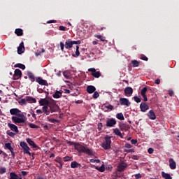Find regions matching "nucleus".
<instances>
[{"mask_svg": "<svg viewBox=\"0 0 179 179\" xmlns=\"http://www.w3.org/2000/svg\"><path fill=\"white\" fill-rule=\"evenodd\" d=\"M148 117L150 118V120H156V114H155V112H153L152 110L149 111L148 113Z\"/></svg>", "mask_w": 179, "mask_h": 179, "instance_id": "nucleus-20", "label": "nucleus"}, {"mask_svg": "<svg viewBox=\"0 0 179 179\" xmlns=\"http://www.w3.org/2000/svg\"><path fill=\"white\" fill-rule=\"evenodd\" d=\"M134 100L136 101V103H141V99L138 97V96H135L134 97Z\"/></svg>", "mask_w": 179, "mask_h": 179, "instance_id": "nucleus-45", "label": "nucleus"}, {"mask_svg": "<svg viewBox=\"0 0 179 179\" xmlns=\"http://www.w3.org/2000/svg\"><path fill=\"white\" fill-rule=\"evenodd\" d=\"M6 173V168L0 167V174H5Z\"/></svg>", "mask_w": 179, "mask_h": 179, "instance_id": "nucleus-40", "label": "nucleus"}, {"mask_svg": "<svg viewBox=\"0 0 179 179\" xmlns=\"http://www.w3.org/2000/svg\"><path fill=\"white\" fill-rule=\"evenodd\" d=\"M148 153H150V155H152V153H153V152H154V150H153V148H148Z\"/></svg>", "mask_w": 179, "mask_h": 179, "instance_id": "nucleus-52", "label": "nucleus"}, {"mask_svg": "<svg viewBox=\"0 0 179 179\" xmlns=\"http://www.w3.org/2000/svg\"><path fill=\"white\" fill-rule=\"evenodd\" d=\"M96 170H98V171H100V173H104L106 171V167L104 166V164H102L100 167L96 166Z\"/></svg>", "mask_w": 179, "mask_h": 179, "instance_id": "nucleus-28", "label": "nucleus"}, {"mask_svg": "<svg viewBox=\"0 0 179 179\" xmlns=\"http://www.w3.org/2000/svg\"><path fill=\"white\" fill-rule=\"evenodd\" d=\"M88 72H91L92 73L91 75L94 78H99V77L101 76V73H100V71H96V69H94V68L89 69Z\"/></svg>", "mask_w": 179, "mask_h": 179, "instance_id": "nucleus-5", "label": "nucleus"}, {"mask_svg": "<svg viewBox=\"0 0 179 179\" xmlns=\"http://www.w3.org/2000/svg\"><path fill=\"white\" fill-rule=\"evenodd\" d=\"M116 118H117V120H120V121H124V120H125V118L124 117V115L122 114V113H117V114L116 115Z\"/></svg>", "mask_w": 179, "mask_h": 179, "instance_id": "nucleus-33", "label": "nucleus"}, {"mask_svg": "<svg viewBox=\"0 0 179 179\" xmlns=\"http://www.w3.org/2000/svg\"><path fill=\"white\" fill-rule=\"evenodd\" d=\"M10 114L11 115H19L20 114H23V113H22V111H20V110H19L18 108H12L10 110Z\"/></svg>", "mask_w": 179, "mask_h": 179, "instance_id": "nucleus-11", "label": "nucleus"}, {"mask_svg": "<svg viewBox=\"0 0 179 179\" xmlns=\"http://www.w3.org/2000/svg\"><path fill=\"white\" fill-rule=\"evenodd\" d=\"M45 50H44V48H42L41 50H37L36 52H35V55L36 57H38L39 55H41L42 52H45Z\"/></svg>", "mask_w": 179, "mask_h": 179, "instance_id": "nucleus-37", "label": "nucleus"}, {"mask_svg": "<svg viewBox=\"0 0 179 179\" xmlns=\"http://www.w3.org/2000/svg\"><path fill=\"white\" fill-rule=\"evenodd\" d=\"M37 92H38V93H43L44 92V90H43V89L38 88Z\"/></svg>", "mask_w": 179, "mask_h": 179, "instance_id": "nucleus-60", "label": "nucleus"}, {"mask_svg": "<svg viewBox=\"0 0 179 179\" xmlns=\"http://www.w3.org/2000/svg\"><path fill=\"white\" fill-rule=\"evenodd\" d=\"M156 85H160V79L157 78L155 80Z\"/></svg>", "mask_w": 179, "mask_h": 179, "instance_id": "nucleus-58", "label": "nucleus"}, {"mask_svg": "<svg viewBox=\"0 0 179 179\" xmlns=\"http://www.w3.org/2000/svg\"><path fill=\"white\" fill-rule=\"evenodd\" d=\"M48 106L50 107V110L51 113H56V111H57L59 108V107H58L55 103L49 104Z\"/></svg>", "mask_w": 179, "mask_h": 179, "instance_id": "nucleus-15", "label": "nucleus"}, {"mask_svg": "<svg viewBox=\"0 0 179 179\" xmlns=\"http://www.w3.org/2000/svg\"><path fill=\"white\" fill-rule=\"evenodd\" d=\"M87 92L90 94H92V93H94L96 92V87L93 85H88L87 87Z\"/></svg>", "mask_w": 179, "mask_h": 179, "instance_id": "nucleus-18", "label": "nucleus"}, {"mask_svg": "<svg viewBox=\"0 0 179 179\" xmlns=\"http://www.w3.org/2000/svg\"><path fill=\"white\" fill-rule=\"evenodd\" d=\"M128 167V164L125 162H121L118 166H117V171H124L125 169Z\"/></svg>", "mask_w": 179, "mask_h": 179, "instance_id": "nucleus-12", "label": "nucleus"}, {"mask_svg": "<svg viewBox=\"0 0 179 179\" xmlns=\"http://www.w3.org/2000/svg\"><path fill=\"white\" fill-rule=\"evenodd\" d=\"M100 96V94H99V92L95 91L93 94V99H97Z\"/></svg>", "mask_w": 179, "mask_h": 179, "instance_id": "nucleus-43", "label": "nucleus"}, {"mask_svg": "<svg viewBox=\"0 0 179 179\" xmlns=\"http://www.w3.org/2000/svg\"><path fill=\"white\" fill-rule=\"evenodd\" d=\"M73 145L76 150H78V152H83V153H87V155H89L90 156H92V155H93V152L90 149L80 145V143H73Z\"/></svg>", "mask_w": 179, "mask_h": 179, "instance_id": "nucleus-1", "label": "nucleus"}, {"mask_svg": "<svg viewBox=\"0 0 179 179\" xmlns=\"http://www.w3.org/2000/svg\"><path fill=\"white\" fill-rule=\"evenodd\" d=\"M9 179H19V176L15 172L10 173V178Z\"/></svg>", "mask_w": 179, "mask_h": 179, "instance_id": "nucleus-32", "label": "nucleus"}, {"mask_svg": "<svg viewBox=\"0 0 179 179\" xmlns=\"http://www.w3.org/2000/svg\"><path fill=\"white\" fill-rule=\"evenodd\" d=\"M40 106H48V101L45 99H41L39 101Z\"/></svg>", "mask_w": 179, "mask_h": 179, "instance_id": "nucleus-30", "label": "nucleus"}, {"mask_svg": "<svg viewBox=\"0 0 179 179\" xmlns=\"http://www.w3.org/2000/svg\"><path fill=\"white\" fill-rule=\"evenodd\" d=\"M62 96V92L60 91H56L55 94H53L54 99H59Z\"/></svg>", "mask_w": 179, "mask_h": 179, "instance_id": "nucleus-31", "label": "nucleus"}, {"mask_svg": "<svg viewBox=\"0 0 179 179\" xmlns=\"http://www.w3.org/2000/svg\"><path fill=\"white\" fill-rule=\"evenodd\" d=\"M11 120L15 124H23L26 121V116L23 113H20L17 116H13Z\"/></svg>", "mask_w": 179, "mask_h": 179, "instance_id": "nucleus-3", "label": "nucleus"}, {"mask_svg": "<svg viewBox=\"0 0 179 179\" xmlns=\"http://www.w3.org/2000/svg\"><path fill=\"white\" fill-rule=\"evenodd\" d=\"M113 132L115 135H117V136H120V138H124V136H122V134H121V131H120L119 129H114Z\"/></svg>", "mask_w": 179, "mask_h": 179, "instance_id": "nucleus-26", "label": "nucleus"}, {"mask_svg": "<svg viewBox=\"0 0 179 179\" xmlns=\"http://www.w3.org/2000/svg\"><path fill=\"white\" fill-rule=\"evenodd\" d=\"M24 51H25L24 45H20L17 47V54H19L20 55L23 54Z\"/></svg>", "mask_w": 179, "mask_h": 179, "instance_id": "nucleus-23", "label": "nucleus"}, {"mask_svg": "<svg viewBox=\"0 0 179 179\" xmlns=\"http://www.w3.org/2000/svg\"><path fill=\"white\" fill-rule=\"evenodd\" d=\"M71 169H78V167H82V164L78 163L76 161H73L71 164Z\"/></svg>", "mask_w": 179, "mask_h": 179, "instance_id": "nucleus-21", "label": "nucleus"}, {"mask_svg": "<svg viewBox=\"0 0 179 179\" xmlns=\"http://www.w3.org/2000/svg\"><path fill=\"white\" fill-rule=\"evenodd\" d=\"M80 55V52H79V45H76V49L75 53L72 54V57H74V58H78Z\"/></svg>", "mask_w": 179, "mask_h": 179, "instance_id": "nucleus-25", "label": "nucleus"}, {"mask_svg": "<svg viewBox=\"0 0 179 179\" xmlns=\"http://www.w3.org/2000/svg\"><path fill=\"white\" fill-rule=\"evenodd\" d=\"M131 64H132L134 68H136V67L139 66V62H138L137 60H132Z\"/></svg>", "mask_w": 179, "mask_h": 179, "instance_id": "nucleus-36", "label": "nucleus"}, {"mask_svg": "<svg viewBox=\"0 0 179 179\" xmlns=\"http://www.w3.org/2000/svg\"><path fill=\"white\" fill-rule=\"evenodd\" d=\"M105 141H103L101 144V147L105 150H108L111 149V136L106 135L104 137Z\"/></svg>", "mask_w": 179, "mask_h": 179, "instance_id": "nucleus-2", "label": "nucleus"}, {"mask_svg": "<svg viewBox=\"0 0 179 179\" xmlns=\"http://www.w3.org/2000/svg\"><path fill=\"white\" fill-rule=\"evenodd\" d=\"M71 159H72V157H64V162H69V160H71Z\"/></svg>", "mask_w": 179, "mask_h": 179, "instance_id": "nucleus-51", "label": "nucleus"}, {"mask_svg": "<svg viewBox=\"0 0 179 179\" xmlns=\"http://www.w3.org/2000/svg\"><path fill=\"white\" fill-rule=\"evenodd\" d=\"M27 100H26V96L25 99H22L21 100L19 101V103L21 106H26L27 104Z\"/></svg>", "mask_w": 179, "mask_h": 179, "instance_id": "nucleus-34", "label": "nucleus"}, {"mask_svg": "<svg viewBox=\"0 0 179 179\" xmlns=\"http://www.w3.org/2000/svg\"><path fill=\"white\" fill-rule=\"evenodd\" d=\"M36 113H38V114H43V110H40V109H38V110H36Z\"/></svg>", "mask_w": 179, "mask_h": 179, "instance_id": "nucleus-59", "label": "nucleus"}, {"mask_svg": "<svg viewBox=\"0 0 179 179\" xmlns=\"http://www.w3.org/2000/svg\"><path fill=\"white\" fill-rule=\"evenodd\" d=\"M8 150H10V153H11V155H12V157H13V158H15V152L13 151V148L10 147L9 149H8Z\"/></svg>", "mask_w": 179, "mask_h": 179, "instance_id": "nucleus-44", "label": "nucleus"}, {"mask_svg": "<svg viewBox=\"0 0 179 179\" xmlns=\"http://www.w3.org/2000/svg\"><path fill=\"white\" fill-rule=\"evenodd\" d=\"M162 176L164 179H173V178L171 177V175H170V173H166V172H164V171L162 172Z\"/></svg>", "mask_w": 179, "mask_h": 179, "instance_id": "nucleus-27", "label": "nucleus"}, {"mask_svg": "<svg viewBox=\"0 0 179 179\" xmlns=\"http://www.w3.org/2000/svg\"><path fill=\"white\" fill-rule=\"evenodd\" d=\"M12 147V145H10V143H6L5 144V148L6 149H10V148H11Z\"/></svg>", "mask_w": 179, "mask_h": 179, "instance_id": "nucleus-46", "label": "nucleus"}, {"mask_svg": "<svg viewBox=\"0 0 179 179\" xmlns=\"http://www.w3.org/2000/svg\"><path fill=\"white\" fill-rule=\"evenodd\" d=\"M124 93L126 96L131 97V96H132V93H134V90L131 87H127L124 89Z\"/></svg>", "mask_w": 179, "mask_h": 179, "instance_id": "nucleus-13", "label": "nucleus"}, {"mask_svg": "<svg viewBox=\"0 0 179 179\" xmlns=\"http://www.w3.org/2000/svg\"><path fill=\"white\" fill-rule=\"evenodd\" d=\"M27 75L29 79H30L31 82H34L36 80V77L34 76V74L31 73V71H27Z\"/></svg>", "mask_w": 179, "mask_h": 179, "instance_id": "nucleus-19", "label": "nucleus"}, {"mask_svg": "<svg viewBox=\"0 0 179 179\" xmlns=\"http://www.w3.org/2000/svg\"><path fill=\"white\" fill-rule=\"evenodd\" d=\"M36 82L38 83L39 85H41V86H48V83H47V80H43L41 77H38L36 78Z\"/></svg>", "mask_w": 179, "mask_h": 179, "instance_id": "nucleus-8", "label": "nucleus"}, {"mask_svg": "<svg viewBox=\"0 0 179 179\" xmlns=\"http://www.w3.org/2000/svg\"><path fill=\"white\" fill-rule=\"evenodd\" d=\"M133 160H139V157L137 155H133L132 157Z\"/></svg>", "mask_w": 179, "mask_h": 179, "instance_id": "nucleus-55", "label": "nucleus"}, {"mask_svg": "<svg viewBox=\"0 0 179 179\" xmlns=\"http://www.w3.org/2000/svg\"><path fill=\"white\" fill-rule=\"evenodd\" d=\"M124 146L127 149H131V148H132V145L131 144H129V143H126Z\"/></svg>", "mask_w": 179, "mask_h": 179, "instance_id": "nucleus-53", "label": "nucleus"}, {"mask_svg": "<svg viewBox=\"0 0 179 179\" xmlns=\"http://www.w3.org/2000/svg\"><path fill=\"white\" fill-rule=\"evenodd\" d=\"M148 92V88L146 87H143L141 91V96H143L146 94V92Z\"/></svg>", "mask_w": 179, "mask_h": 179, "instance_id": "nucleus-38", "label": "nucleus"}, {"mask_svg": "<svg viewBox=\"0 0 179 179\" xmlns=\"http://www.w3.org/2000/svg\"><path fill=\"white\" fill-rule=\"evenodd\" d=\"M106 108H108V110H110V111L114 108V106L113 105H108L106 106Z\"/></svg>", "mask_w": 179, "mask_h": 179, "instance_id": "nucleus-47", "label": "nucleus"}, {"mask_svg": "<svg viewBox=\"0 0 179 179\" xmlns=\"http://www.w3.org/2000/svg\"><path fill=\"white\" fill-rule=\"evenodd\" d=\"M120 128L121 131H128L131 127L129 124H127V123H121L120 124Z\"/></svg>", "mask_w": 179, "mask_h": 179, "instance_id": "nucleus-17", "label": "nucleus"}, {"mask_svg": "<svg viewBox=\"0 0 179 179\" xmlns=\"http://www.w3.org/2000/svg\"><path fill=\"white\" fill-rule=\"evenodd\" d=\"M22 78V71L20 69H17L14 71L13 79L14 80H17V79H20Z\"/></svg>", "mask_w": 179, "mask_h": 179, "instance_id": "nucleus-7", "label": "nucleus"}, {"mask_svg": "<svg viewBox=\"0 0 179 179\" xmlns=\"http://www.w3.org/2000/svg\"><path fill=\"white\" fill-rule=\"evenodd\" d=\"M50 122H52L53 124H55V122H58V120L54 119V118H51L49 120Z\"/></svg>", "mask_w": 179, "mask_h": 179, "instance_id": "nucleus-50", "label": "nucleus"}, {"mask_svg": "<svg viewBox=\"0 0 179 179\" xmlns=\"http://www.w3.org/2000/svg\"><path fill=\"white\" fill-rule=\"evenodd\" d=\"M59 166H58L59 169L61 170L62 169V163H61L60 162H59Z\"/></svg>", "mask_w": 179, "mask_h": 179, "instance_id": "nucleus-63", "label": "nucleus"}, {"mask_svg": "<svg viewBox=\"0 0 179 179\" xmlns=\"http://www.w3.org/2000/svg\"><path fill=\"white\" fill-rule=\"evenodd\" d=\"M20 146L22 148L23 152L25 155H29V156H31V152L29 151L30 148L27 145V143L22 141L20 143Z\"/></svg>", "mask_w": 179, "mask_h": 179, "instance_id": "nucleus-4", "label": "nucleus"}, {"mask_svg": "<svg viewBox=\"0 0 179 179\" xmlns=\"http://www.w3.org/2000/svg\"><path fill=\"white\" fill-rule=\"evenodd\" d=\"M141 96L143 98L144 101H148V96H146V94L141 95Z\"/></svg>", "mask_w": 179, "mask_h": 179, "instance_id": "nucleus-56", "label": "nucleus"}, {"mask_svg": "<svg viewBox=\"0 0 179 179\" xmlns=\"http://www.w3.org/2000/svg\"><path fill=\"white\" fill-rule=\"evenodd\" d=\"M6 134H7V135H9V136H11L12 138H13V136H15V135H16L15 133L12 132V131H10L9 130L7 131Z\"/></svg>", "mask_w": 179, "mask_h": 179, "instance_id": "nucleus-41", "label": "nucleus"}, {"mask_svg": "<svg viewBox=\"0 0 179 179\" xmlns=\"http://www.w3.org/2000/svg\"><path fill=\"white\" fill-rule=\"evenodd\" d=\"M169 162L171 170H176V169H177V164L176 163V161H174L173 158H170L169 159Z\"/></svg>", "mask_w": 179, "mask_h": 179, "instance_id": "nucleus-9", "label": "nucleus"}, {"mask_svg": "<svg viewBox=\"0 0 179 179\" xmlns=\"http://www.w3.org/2000/svg\"><path fill=\"white\" fill-rule=\"evenodd\" d=\"M169 96H173V94H174V91H173V90H169Z\"/></svg>", "mask_w": 179, "mask_h": 179, "instance_id": "nucleus-57", "label": "nucleus"}, {"mask_svg": "<svg viewBox=\"0 0 179 179\" xmlns=\"http://www.w3.org/2000/svg\"><path fill=\"white\" fill-rule=\"evenodd\" d=\"M27 143L30 145L32 146V148H34V149H36L37 147V145H36V143H34V141H33L31 138H27L26 139Z\"/></svg>", "mask_w": 179, "mask_h": 179, "instance_id": "nucleus-22", "label": "nucleus"}, {"mask_svg": "<svg viewBox=\"0 0 179 179\" xmlns=\"http://www.w3.org/2000/svg\"><path fill=\"white\" fill-rule=\"evenodd\" d=\"M120 103L121 106H126L127 107H129L131 106V102L127 98H120Z\"/></svg>", "mask_w": 179, "mask_h": 179, "instance_id": "nucleus-6", "label": "nucleus"}, {"mask_svg": "<svg viewBox=\"0 0 179 179\" xmlns=\"http://www.w3.org/2000/svg\"><path fill=\"white\" fill-rule=\"evenodd\" d=\"M134 177L136 179L142 178V175H141V173H137L134 175Z\"/></svg>", "mask_w": 179, "mask_h": 179, "instance_id": "nucleus-48", "label": "nucleus"}, {"mask_svg": "<svg viewBox=\"0 0 179 179\" xmlns=\"http://www.w3.org/2000/svg\"><path fill=\"white\" fill-rule=\"evenodd\" d=\"M140 108L143 113H145L148 111V109L149 108V106L146 104V103L142 102L140 105Z\"/></svg>", "mask_w": 179, "mask_h": 179, "instance_id": "nucleus-14", "label": "nucleus"}, {"mask_svg": "<svg viewBox=\"0 0 179 179\" xmlns=\"http://www.w3.org/2000/svg\"><path fill=\"white\" fill-rule=\"evenodd\" d=\"M63 76H64V78H66V79H69V76L66 74V71L63 72Z\"/></svg>", "mask_w": 179, "mask_h": 179, "instance_id": "nucleus-54", "label": "nucleus"}, {"mask_svg": "<svg viewBox=\"0 0 179 179\" xmlns=\"http://www.w3.org/2000/svg\"><path fill=\"white\" fill-rule=\"evenodd\" d=\"M29 127L30 128H33V129H38V128H40V127H38V125H36V124H33V123H29Z\"/></svg>", "mask_w": 179, "mask_h": 179, "instance_id": "nucleus-39", "label": "nucleus"}, {"mask_svg": "<svg viewBox=\"0 0 179 179\" xmlns=\"http://www.w3.org/2000/svg\"><path fill=\"white\" fill-rule=\"evenodd\" d=\"M15 68H20V69H23V70L26 69V66H24V65L22 64H20V63L15 64Z\"/></svg>", "mask_w": 179, "mask_h": 179, "instance_id": "nucleus-35", "label": "nucleus"}, {"mask_svg": "<svg viewBox=\"0 0 179 179\" xmlns=\"http://www.w3.org/2000/svg\"><path fill=\"white\" fill-rule=\"evenodd\" d=\"M22 176H27V172H26V171H22Z\"/></svg>", "mask_w": 179, "mask_h": 179, "instance_id": "nucleus-61", "label": "nucleus"}, {"mask_svg": "<svg viewBox=\"0 0 179 179\" xmlns=\"http://www.w3.org/2000/svg\"><path fill=\"white\" fill-rule=\"evenodd\" d=\"M65 47L66 50H69V48H72V45H66Z\"/></svg>", "mask_w": 179, "mask_h": 179, "instance_id": "nucleus-64", "label": "nucleus"}, {"mask_svg": "<svg viewBox=\"0 0 179 179\" xmlns=\"http://www.w3.org/2000/svg\"><path fill=\"white\" fill-rule=\"evenodd\" d=\"M26 100L28 103H37V100L33 96H26Z\"/></svg>", "mask_w": 179, "mask_h": 179, "instance_id": "nucleus-24", "label": "nucleus"}, {"mask_svg": "<svg viewBox=\"0 0 179 179\" xmlns=\"http://www.w3.org/2000/svg\"><path fill=\"white\" fill-rule=\"evenodd\" d=\"M8 127H9L10 129H11V131H13L14 132H16V134H17L19 132V129H17V126L11 124V123H8Z\"/></svg>", "mask_w": 179, "mask_h": 179, "instance_id": "nucleus-16", "label": "nucleus"}, {"mask_svg": "<svg viewBox=\"0 0 179 179\" xmlns=\"http://www.w3.org/2000/svg\"><path fill=\"white\" fill-rule=\"evenodd\" d=\"M140 59H142L143 61H148L149 59L145 55H141L140 56Z\"/></svg>", "mask_w": 179, "mask_h": 179, "instance_id": "nucleus-42", "label": "nucleus"}, {"mask_svg": "<svg viewBox=\"0 0 179 179\" xmlns=\"http://www.w3.org/2000/svg\"><path fill=\"white\" fill-rule=\"evenodd\" d=\"M42 112L46 114V115H50V110H48V106H45L42 108Z\"/></svg>", "mask_w": 179, "mask_h": 179, "instance_id": "nucleus-29", "label": "nucleus"}, {"mask_svg": "<svg viewBox=\"0 0 179 179\" xmlns=\"http://www.w3.org/2000/svg\"><path fill=\"white\" fill-rule=\"evenodd\" d=\"M64 93L69 94V93H71V91L69 90H64Z\"/></svg>", "mask_w": 179, "mask_h": 179, "instance_id": "nucleus-62", "label": "nucleus"}, {"mask_svg": "<svg viewBox=\"0 0 179 179\" xmlns=\"http://www.w3.org/2000/svg\"><path fill=\"white\" fill-rule=\"evenodd\" d=\"M131 143L132 145H136V143H138V140H136V139H132V140H131Z\"/></svg>", "mask_w": 179, "mask_h": 179, "instance_id": "nucleus-49", "label": "nucleus"}, {"mask_svg": "<svg viewBox=\"0 0 179 179\" xmlns=\"http://www.w3.org/2000/svg\"><path fill=\"white\" fill-rule=\"evenodd\" d=\"M115 124H117V120H115V119H114V118L108 119L106 121V127H114V125H115Z\"/></svg>", "mask_w": 179, "mask_h": 179, "instance_id": "nucleus-10", "label": "nucleus"}]
</instances>
